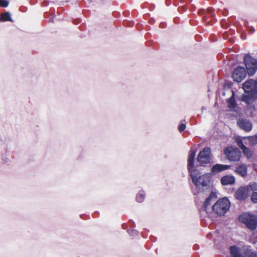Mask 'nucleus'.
<instances>
[{"mask_svg": "<svg viewBox=\"0 0 257 257\" xmlns=\"http://www.w3.org/2000/svg\"><path fill=\"white\" fill-rule=\"evenodd\" d=\"M251 31H252V32H254V29H251Z\"/></svg>", "mask_w": 257, "mask_h": 257, "instance_id": "obj_28", "label": "nucleus"}, {"mask_svg": "<svg viewBox=\"0 0 257 257\" xmlns=\"http://www.w3.org/2000/svg\"><path fill=\"white\" fill-rule=\"evenodd\" d=\"M247 197V190L245 187H240L235 192V197L238 200H243Z\"/></svg>", "mask_w": 257, "mask_h": 257, "instance_id": "obj_13", "label": "nucleus"}, {"mask_svg": "<svg viewBox=\"0 0 257 257\" xmlns=\"http://www.w3.org/2000/svg\"><path fill=\"white\" fill-rule=\"evenodd\" d=\"M227 103H228V107L230 109H234L236 107V102L235 100L234 93L233 91H232V96L228 99Z\"/></svg>", "mask_w": 257, "mask_h": 257, "instance_id": "obj_17", "label": "nucleus"}, {"mask_svg": "<svg viewBox=\"0 0 257 257\" xmlns=\"http://www.w3.org/2000/svg\"><path fill=\"white\" fill-rule=\"evenodd\" d=\"M235 178L232 175L223 176L221 179V183L223 185H232L235 182Z\"/></svg>", "mask_w": 257, "mask_h": 257, "instance_id": "obj_14", "label": "nucleus"}, {"mask_svg": "<svg viewBox=\"0 0 257 257\" xmlns=\"http://www.w3.org/2000/svg\"><path fill=\"white\" fill-rule=\"evenodd\" d=\"M9 5V2L6 0H0V6L6 8Z\"/></svg>", "mask_w": 257, "mask_h": 257, "instance_id": "obj_23", "label": "nucleus"}, {"mask_svg": "<svg viewBox=\"0 0 257 257\" xmlns=\"http://www.w3.org/2000/svg\"><path fill=\"white\" fill-rule=\"evenodd\" d=\"M185 128H186V125L184 123L181 124L178 127V130H179V132H183L184 130H185Z\"/></svg>", "mask_w": 257, "mask_h": 257, "instance_id": "obj_26", "label": "nucleus"}, {"mask_svg": "<svg viewBox=\"0 0 257 257\" xmlns=\"http://www.w3.org/2000/svg\"><path fill=\"white\" fill-rule=\"evenodd\" d=\"M1 20L3 22L10 21L13 22V20L11 18V14L9 12H7L1 14Z\"/></svg>", "mask_w": 257, "mask_h": 257, "instance_id": "obj_19", "label": "nucleus"}, {"mask_svg": "<svg viewBox=\"0 0 257 257\" xmlns=\"http://www.w3.org/2000/svg\"><path fill=\"white\" fill-rule=\"evenodd\" d=\"M230 207V202L226 198H223L217 201L212 207V210L218 215H223Z\"/></svg>", "mask_w": 257, "mask_h": 257, "instance_id": "obj_2", "label": "nucleus"}, {"mask_svg": "<svg viewBox=\"0 0 257 257\" xmlns=\"http://www.w3.org/2000/svg\"><path fill=\"white\" fill-rule=\"evenodd\" d=\"M255 94L251 93L248 94H244L242 96L240 100L246 103L249 108H254L253 103L256 99Z\"/></svg>", "mask_w": 257, "mask_h": 257, "instance_id": "obj_10", "label": "nucleus"}, {"mask_svg": "<svg viewBox=\"0 0 257 257\" xmlns=\"http://www.w3.org/2000/svg\"><path fill=\"white\" fill-rule=\"evenodd\" d=\"M230 251L233 257H257V252L253 251L248 248H245L244 250L245 256L241 254L239 248L235 246L230 247Z\"/></svg>", "mask_w": 257, "mask_h": 257, "instance_id": "obj_5", "label": "nucleus"}, {"mask_svg": "<svg viewBox=\"0 0 257 257\" xmlns=\"http://www.w3.org/2000/svg\"><path fill=\"white\" fill-rule=\"evenodd\" d=\"M235 172L242 177L247 175V166L245 164L239 165L235 170Z\"/></svg>", "mask_w": 257, "mask_h": 257, "instance_id": "obj_16", "label": "nucleus"}, {"mask_svg": "<svg viewBox=\"0 0 257 257\" xmlns=\"http://www.w3.org/2000/svg\"><path fill=\"white\" fill-rule=\"evenodd\" d=\"M145 193L144 191H140L136 196L137 201L138 202H142L144 200Z\"/></svg>", "mask_w": 257, "mask_h": 257, "instance_id": "obj_20", "label": "nucleus"}, {"mask_svg": "<svg viewBox=\"0 0 257 257\" xmlns=\"http://www.w3.org/2000/svg\"><path fill=\"white\" fill-rule=\"evenodd\" d=\"M246 72L244 67L238 66L233 71L232 78L237 82H240L245 78Z\"/></svg>", "mask_w": 257, "mask_h": 257, "instance_id": "obj_9", "label": "nucleus"}, {"mask_svg": "<svg viewBox=\"0 0 257 257\" xmlns=\"http://www.w3.org/2000/svg\"><path fill=\"white\" fill-rule=\"evenodd\" d=\"M211 150L209 148L206 147L200 151L197 158V161L202 166L208 164L210 161Z\"/></svg>", "mask_w": 257, "mask_h": 257, "instance_id": "obj_6", "label": "nucleus"}, {"mask_svg": "<svg viewBox=\"0 0 257 257\" xmlns=\"http://www.w3.org/2000/svg\"><path fill=\"white\" fill-rule=\"evenodd\" d=\"M251 31H252V32H254V29H251Z\"/></svg>", "mask_w": 257, "mask_h": 257, "instance_id": "obj_27", "label": "nucleus"}, {"mask_svg": "<svg viewBox=\"0 0 257 257\" xmlns=\"http://www.w3.org/2000/svg\"><path fill=\"white\" fill-rule=\"evenodd\" d=\"M216 197V196L215 193L213 192H211L209 196L207 197L204 203L203 211H205L207 213H208L209 211H210V209H208V206L210 205L211 200L213 198H215Z\"/></svg>", "mask_w": 257, "mask_h": 257, "instance_id": "obj_15", "label": "nucleus"}, {"mask_svg": "<svg viewBox=\"0 0 257 257\" xmlns=\"http://www.w3.org/2000/svg\"><path fill=\"white\" fill-rule=\"evenodd\" d=\"M238 220L250 230H254L257 227V217L253 214L244 213L239 215Z\"/></svg>", "mask_w": 257, "mask_h": 257, "instance_id": "obj_3", "label": "nucleus"}, {"mask_svg": "<svg viewBox=\"0 0 257 257\" xmlns=\"http://www.w3.org/2000/svg\"><path fill=\"white\" fill-rule=\"evenodd\" d=\"M227 159L230 161H238L241 157V152L238 148L229 147L224 150Z\"/></svg>", "mask_w": 257, "mask_h": 257, "instance_id": "obj_7", "label": "nucleus"}, {"mask_svg": "<svg viewBox=\"0 0 257 257\" xmlns=\"http://www.w3.org/2000/svg\"><path fill=\"white\" fill-rule=\"evenodd\" d=\"M230 166L227 165L217 164L213 165L211 169L212 174H216L218 173L229 169Z\"/></svg>", "mask_w": 257, "mask_h": 257, "instance_id": "obj_12", "label": "nucleus"}, {"mask_svg": "<svg viewBox=\"0 0 257 257\" xmlns=\"http://www.w3.org/2000/svg\"><path fill=\"white\" fill-rule=\"evenodd\" d=\"M238 146L242 150L246 146L244 145L241 140L238 141L237 142Z\"/></svg>", "mask_w": 257, "mask_h": 257, "instance_id": "obj_25", "label": "nucleus"}, {"mask_svg": "<svg viewBox=\"0 0 257 257\" xmlns=\"http://www.w3.org/2000/svg\"><path fill=\"white\" fill-rule=\"evenodd\" d=\"M251 146H255L257 144V135L249 136L246 138Z\"/></svg>", "mask_w": 257, "mask_h": 257, "instance_id": "obj_21", "label": "nucleus"}, {"mask_svg": "<svg viewBox=\"0 0 257 257\" xmlns=\"http://www.w3.org/2000/svg\"><path fill=\"white\" fill-rule=\"evenodd\" d=\"M127 232L130 235L133 236L137 235L138 233V231L135 229H129Z\"/></svg>", "mask_w": 257, "mask_h": 257, "instance_id": "obj_24", "label": "nucleus"}, {"mask_svg": "<svg viewBox=\"0 0 257 257\" xmlns=\"http://www.w3.org/2000/svg\"><path fill=\"white\" fill-rule=\"evenodd\" d=\"M243 62L249 76L253 75L257 70V60L248 54L244 56Z\"/></svg>", "mask_w": 257, "mask_h": 257, "instance_id": "obj_4", "label": "nucleus"}, {"mask_svg": "<svg viewBox=\"0 0 257 257\" xmlns=\"http://www.w3.org/2000/svg\"><path fill=\"white\" fill-rule=\"evenodd\" d=\"M249 187L251 188V189L253 191L251 197V200L254 203H257V192H255V191L257 190V185L255 183H253L252 184H250Z\"/></svg>", "mask_w": 257, "mask_h": 257, "instance_id": "obj_18", "label": "nucleus"}, {"mask_svg": "<svg viewBox=\"0 0 257 257\" xmlns=\"http://www.w3.org/2000/svg\"><path fill=\"white\" fill-rule=\"evenodd\" d=\"M242 151L244 155L246 156L247 158H250L252 157V153L250 149L247 147H244L243 149H242Z\"/></svg>", "mask_w": 257, "mask_h": 257, "instance_id": "obj_22", "label": "nucleus"}, {"mask_svg": "<svg viewBox=\"0 0 257 257\" xmlns=\"http://www.w3.org/2000/svg\"><path fill=\"white\" fill-rule=\"evenodd\" d=\"M242 88L246 93L257 94V81L247 80L243 83Z\"/></svg>", "mask_w": 257, "mask_h": 257, "instance_id": "obj_8", "label": "nucleus"}, {"mask_svg": "<svg viewBox=\"0 0 257 257\" xmlns=\"http://www.w3.org/2000/svg\"><path fill=\"white\" fill-rule=\"evenodd\" d=\"M237 123L240 128L246 132H250L252 129V124L249 120L247 119H239L237 121Z\"/></svg>", "mask_w": 257, "mask_h": 257, "instance_id": "obj_11", "label": "nucleus"}, {"mask_svg": "<svg viewBox=\"0 0 257 257\" xmlns=\"http://www.w3.org/2000/svg\"><path fill=\"white\" fill-rule=\"evenodd\" d=\"M195 155L196 151L191 150L188 159V169L192 182L195 185L197 192H201L208 188L211 176L210 174L208 173L200 175L199 172L193 169Z\"/></svg>", "mask_w": 257, "mask_h": 257, "instance_id": "obj_1", "label": "nucleus"}]
</instances>
